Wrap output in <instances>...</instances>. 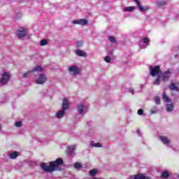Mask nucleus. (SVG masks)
<instances>
[{
	"instance_id": "10",
	"label": "nucleus",
	"mask_w": 179,
	"mask_h": 179,
	"mask_svg": "<svg viewBox=\"0 0 179 179\" xmlns=\"http://www.w3.org/2000/svg\"><path fill=\"white\" fill-rule=\"evenodd\" d=\"M178 86V83H171L169 86V88L170 89V90H175V92H179V87Z\"/></svg>"
},
{
	"instance_id": "31",
	"label": "nucleus",
	"mask_w": 179,
	"mask_h": 179,
	"mask_svg": "<svg viewBox=\"0 0 179 179\" xmlns=\"http://www.w3.org/2000/svg\"><path fill=\"white\" fill-rule=\"evenodd\" d=\"M155 101L156 104H160V98H159V96H155Z\"/></svg>"
},
{
	"instance_id": "8",
	"label": "nucleus",
	"mask_w": 179,
	"mask_h": 179,
	"mask_svg": "<svg viewBox=\"0 0 179 179\" xmlns=\"http://www.w3.org/2000/svg\"><path fill=\"white\" fill-rule=\"evenodd\" d=\"M47 80V77H45V75L41 74L40 77L36 80L37 85H43V83H45Z\"/></svg>"
},
{
	"instance_id": "38",
	"label": "nucleus",
	"mask_w": 179,
	"mask_h": 179,
	"mask_svg": "<svg viewBox=\"0 0 179 179\" xmlns=\"http://www.w3.org/2000/svg\"><path fill=\"white\" fill-rule=\"evenodd\" d=\"M133 1H138V0H133Z\"/></svg>"
},
{
	"instance_id": "36",
	"label": "nucleus",
	"mask_w": 179,
	"mask_h": 179,
	"mask_svg": "<svg viewBox=\"0 0 179 179\" xmlns=\"http://www.w3.org/2000/svg\"><path fill=\"white\" fill-rule=\"evenodd\" d=\"M80 45H82V43L77 42V47H80Z\"/></svg>"
},
{
	"instance_id": "6",
	"label": "nucleus",
	"mask_w": 179,
	"mask_h": 179,
	"mask_svg": "<svg viewBox=\"0 0 179 179\" xmlns=\"http://www.w3.org/2000/svg\"><path fill=\"white\" fill-rule=\"evenodd\" d=\"M27 35V30L24 29V28H21L17 32V36L18 38H23V37H26Z\"/></svg>"
},
{
	"instance_id": "35",
	"label": "nucleus",
	"mask_w": 179,
	"mask_h": 179,
	"mask_svg": "<svg viewBox=\"0 0 179 179\" xmlns=\"http://www.w3.org/2000/svg\"><path fill=\"white\" fill-rule=\"evenodd\" d=\"M138 115H143V110L138 109Z\"/></svg>"
},
{
	"instance_id": "32",
	"label": "nucleus",
	"mask_w": 179,
	"mask_h": 179,
	"mask_svg": "<svg viewBox=\"0 0 179 179\" xmlns=\"http://www.w3.org/2000/svg\"><path fill=\"white\" fill-rule=\"evenodd\" d=\"M92 146H94V148H101V144L99 143H94Z\"/></svg>"
},
{
	"instance_id": "5",
	"label": "nucleus",
	"mask_w": 179,
	"mask_h": 179,
	"mask_svg": "<svg viewBox=\"0 0 179 179\" xmlns=\"http://www.w3.org/2000/svg\"><path fill=\"white\" fill-rule=\"evenodd\" d=\"M159 76L162 78L163 82H167L170 76H171V69H169L166 71L161 72Z\"/></svg>"
},
{
	"instance_id": "21",
	"label": "nucleus",
	"mask_w": 179,
	"mask_h": 179,
	"mask_svg": "<svg viewBox=\"0 0 179 179\" xmlns=\"http://www.w3.org/2000/svg\"><path fill=\"white\" fill-rule=\"evenodd\" d=\"M135 10L134 6H129L124 9V12H132V10Z\"/></svg>"
},
{
	"instance_id": "3",
	"label": "nucleus",
	"mask_w": 179,
	"mask_h": 179,
	"mask_svg": "<svg viewBox=\"0 0 179 179\" xmlns=\"http://www.w3.org/2000/svg\"><path fill=\"white\" fill-rule=\"evenodd\" d=\"M9 80H10V74H9V73L6 71L1 75V79L0 80V83L3 86L5 85H8V83H9Z\"/></svg>"
},
{
	"instance_id": "16",
	"label": "nucleus",
	"mask_w": 179,
	"mask_h": 179,
	"mask_svg": "<svg viewBox=\"0 0 179 179\" xmlns=\"http://www.w3.org/2000/svg\"><path fill=\"white\" fill-rule=\"evenodd\" d=\"M76 54L78 55V57H86V52H83L81 50H76Z\"/></svg>"
},
{
	"instance_id": "23",
	"label": "nucleus",
	"mask_w": 179,
	"mask_h": 179,
	"mask_svg": "<svg viewBox=\"0 0 179 179\" xmlns=\"http://www.w3.org/2000/svg\"><path fill=\"white\" fill-rule=\"evenodd\" d=\"M96 174H97V169H92L90 171V175L92 176V177H94Z\"/></svg>"
},
{
	"instance_id": "14",
	"label": "nucleus",
	"mask_w": 179,
	"mask_h": 179,
	"mask_svg": "<svg viewBox=\"0 0 179 179\" xmlns=\"http://www.w3.org/2000/svg\"><path fill=\"white\" fill-rule=\"evenodd\" d=\"M41 71H43V68L41 67V66H37L33 70L28 72V73H31L33 72H41Z\"/></svg>"
},
{
	"instance_id": "39",
	"label": "nucleus",
	"mask_w": 179,
	"mask_h": 179,
	"mask_svg": "<svg viewBox=\"0 0 179 179\" xmlns=\"http://www.w3.org/2000/svg\"><path fill=\"white\" fill-rule=\"evenodd\" d=\"M0 129H1V125H0Z\"/></svg>"
},
{
	"instance_id": "34",
	"label": "nucleus",
	"mask_w": 179,
	"mask_h": 179,
	"mask_svg": "<svg viewBox=\"0 0 179 179\" xmlns=\"http://www.w3.org/2000/svg\"><path fill=\"white\" fill-rule=\"evenodd\" d=\"M142 41L145 43V44H148V43H149V40L148 39V38H143L142 39Z\"/></svg>"
},
{
	"instance_id": "15",
	"label": "nucleus",
	"mask_w": 179,
	"mask_h": 179,
	"mask_svg": "<svg viewBox=\"0 0 179 179\" xmlns=\"http://www.w3.org/2000/svg\"><path fill=\"white\" fill-rule=\"evenodd\" d=\"M157 8H162V6H164V5H167V1H159L156 3Z\"/></svg>"
},
{
	"instance_id": "26",
	"label": "nucleus",
	"mask_w": 179,
	"mask_h": 179,
	"mask_svg": "<svg viewBox=\"0 0 179 179\" xmlns=\"http://www.w3.org/2000/svg\"><path fill=\"white\" fill-rule=\"evenodd\" d=\"M47 44H48V41L46 39H43V40L41 41V46L47 45Z\"/></svg>"
},
{
	"instance_id": "1",
	"label": "nucleus",
	"mask_w": 179,
	"mask_h": 179,
	"mask_svg": "<svg viewBox=\"0 0 179 179\" xmlns=\"http://www.w3.org/2000/svg\"><path fill=\"white\" fill-rule=\"evenodd\" d=\"M62 164H64L62 158H57L55 161L50 162L49 166L45 163H42L41 164V169H42L43 171H45V173H52L55 171L59 166H62Z\"/></svg>"
},
{
	"instance_id": "24",
	"label": "nucleus",
	"mask_w": 179,
	"mask_h": 179,
	"mask_svg": "<svg viewBox=\"0 0 179 179\" xmlns=\"http://www.w3.org/2000/svg\"><path fill=\"white\" fill-rule=\"evenodd\" d=\"M84 108H85V106H83L82 105L81 106H78V113H80V114H83Z\"/></svg>"
},
{
	"instance_id": "27",
	"label": "nucleus",
	"mask_w": 179,
	"mask_h": 179,
	"mask_svg": "<svg viewBox=\"0 0 179 179\" xmlns=\"http://www.w3.org/2000/svg\"><path fill=\"white\" fill-rule=\"evenodd\" d=\"M157 113V107L154 106L151 108V114H156Z\"/></svg>"
},
{
	"instance_id": "19",
	"label": "nucleus",
	"mask_w": 179,
	"mask_h": 179,
	"mask_svg": "<svg viewBox=\"0 0 179 179\" xmlns=\"http://www.w3.org/2000/svg\"><path fill=\"white\" fill-rule=\"evenodd\" d=\"M162 178H169V177H170V173H169L167 172V171H165L164 172H162V175H161Z\"/></svg>"
},
{
	"instance_id": "22",
	"label": "nucleus",
	"mask_w": 179,
	"mask_h": 179,
	"mask_svg": "<svg viewBox=\"0 0 179 179\" xmlns=\"http://www.w3.org/2000/svg\"><path fill=\"white\" fill-rule=\"evenodd\" d=\"M160 78H161L160 76H158L156 80L153 82V85H160L161 83Z\"/></svg>"
},
{
	"instance_id": "37",
	"label": "nucleus",
	"mask_w": 179,
	"mask_h": 179,
	"mask_svg": "<svg viewBox=\"0 0 179 179\" xmlns=\"http://www.w3.org/2000/svg\"><path fill=\"white\" fill-rule=\"evenodd\" d=\"M23 77H24V78H27V73H24V74H23Z\"/></svg>"
},
{
	"instance_id": "17",
	"label": "nucleus",
	"mask_w": 179,
	"mask_h": 179,
	"mask_svg": "<svg viewBox=\"0 0 179 179\" xmlns=\"http://www.w3.org/2000/svg\"><path fill=\"white\" fill-rule=\"evenodd\" d=\"M173 110H174V106L173 104H170V103L166 104V111H168V113H170Z\"/></svg>"
},
{
	"instance_id": "2",
	"label": "nucleus",
	"mask_w": 179,
	"mask_h": 179,
	"mask_svg": "<svg viewBox=\"0 0 179 179\" xmlns=\"http://www.w3.org/2000/svg\"><path fill=\"white\" fill-rule=\"evenodd\" d=\"M69 101H68L67 99H63V103H62V110H59V112H57V118H62V117H64V115H65V111H66V110H69Z\"/></svg>"
},
{
	"instance_id": "9",
	"label": "nucleus",
	"mask_w": 179,
	"mask_h": 179,
	"mask_svg": "<svg viewBox=\"0 0 179 179\" xmlns=\"http://www.w3.org/2000/svg\"><path fill=\"white\" fill-rule=\"evenodd\" d=\"M136 3L140 10V12H148L149 10V8L148 6H143L141 4L139 1H136Z\"/></svg>"
},
{
	"instance_id": "11",
	"label": "nucleus",
	"mask_w": 179,
	"mask_h": 179,
	"mask_svg": "<svg viewBox=\"0 0 179 179\" xmlns=\"http://www.w3.org/2000/svg\"><path fill=\"white\" fill-rule=\"evenodd\" d=\"M69 71V72H73V75H78L79 73V69L76 66H70Z\"/></svg>"
},
{
	"instance_id": "18",
	"label": "nucleus",
	"mask_w": 179,
	"mask_h": 179,
	"mask_svg": "<svg viewBox=\"0 0 179 179\" xmlns=\"http://www.w3.org/2000/svg\"><path fill=\"white\" fill-rule=\"evenodd\" d=\"M17 156H19V152H14L10 153L9 155L10 159H16V157H17Z\"/></svg>"
},
{
	"instance_id": "33",
	"label": "nucleus",
	"mask_w": 179,
	"mask_h": 179,
	"mask_svg": "<svg viewBox=\"0 0 179 179\" xmlns=\"http://www.w3.org/2000/svg\"><path fill=\"white\" fill-rule=\"evenodd\" d=\"M105 61H106V62L110 63V62H111V58L109 56H106L105 57Z\"/></svg>"
},
{
	"instance_id": "13",
	"label": "nucleus",
	"mask_w": 179,
	"mask_h": 179,
	"mask_svg": "<svg viewBox=\"0 0 179 179\" xmlns=\"http://www.w3.org/2000/svg\"><path fill=\"white\" fill-rule=\"evenodd\" d=\"M134 179H150V178L145 176L143 174H137L134 176Z\"/></svg>"
},
{
	"instance_id": "20",
	"label": "nucleus",
	"mask_w": 179,
	"mask_h": 179,
	"mask_svg": "<svg viewBox=\"0 0 179 179\" xmlns=\"http://www.w3.org/2000/svg\"><path fill=\"white\" fill-rule=\"evenodd\" d=\"M163 100L166 103H170V99H169V96H167V94H166V92H164L162 94Z\"/></svg>"
},
{
	"instance_id": "29",
	"label": "nucleus",
	"mask_w": 179,
	"mask_h": 179,
	"mask_svg": "<svg viewBox=\"0 0 179 179\" xmlns=\"http://www.w3.org/2000/svg\"><path fill=\"white\" fill-rule=\"evenodd\" d=\"M68 150L70 152H72L73 151H74L75 150V145H70V146H69Z\"/></svg>"
},
{
	"instance_id": "28",
	"label": "nucleus",
	"mask_w": 179,
	"mask_h": 179,
	"mask_svg": "<svg viewBox=\"0 0 179 179\" xmlns=\"http://www.w3.org/2000/svg\"><path fill=\"white\" fill-rule=\"evenodd\" d=\"M108 40L110 41V43H117V40L115 38H114V36H109Z\"/></svg>"
},
{
	"instance_id": "7",
	"label": "nucleus",
	"mask_w": 179,
	"mask_h": 179,
	"mask_svg": "<svg viewBox=\"0 0 179 179\" xmlns=\"http://www.w3.org/2000/svg\"><path fill=\"white\" fill-rule=\"evenodd\" d=\"M73 24H81L82 26H85L87 24L88 21L86 19H80V20H76L72 22Z\"/></svg>"
},
{
	"instance_id": "12",
	"label": "nucleus",
	"mask_w": 179,
	"mask_h": 179,
	"mask_svg": "<svg viewBox=\"0 0 179 179\" xmlns=\"http://www.w3.org/2000/svg\"><path fill=\"white\" fill-rule=\"evenodd\" d=\"M159 139H161L162 142H163V143H164L165 145L170 144V141L169 140V138H167V137L164 136H161L159 137Z\"/></svg>"
},
{
	"instance_id": "4",
	"label": "nucleus",
	"mask_w": 179,
	"mask_h": 179,
	"mask_svg": "<svg viewBox=\"0 0 179 179\" xmlns=\"http://www.w3.org/2000/svg\"><path fill=\"white\" fill-rule=\"evenodd\" d=\"M150 73L151 76L155 77L156 75L159 76V73H162V71H160V66L157 65L155 66H150Z\"/></svg>"
},
{
	"instance_id": "30",
	"label": "nucleus",
	"mask_w": 179,
	"mask_h": 179,
	"mask_svg": "<svg viewBox=\"0 0 179 179\" xmlns=\"http://www.w3.org/2000/svg\"><path fill=\"white\" fill-rule=\"evenodd\" d=\"M15 127H17V128H20V127H22V122L20 121L15 122Z\"/></svg>"
},
{
	"instance_id": "25",
	"label": "nucleus",
	"mask_w": 179,
	"mask_h": 179,
	"mask_svg": "<svg viewBox=\"0 0 179 179\" xmlns=\"http://www.w3.org/2000/svg\"><path fill=\"white\" fill-rule=\"evenodd\" d=\"M73 166L77 169H82V164H80L79 162L75 163Z\"/></svg>"
}]
</instances>
